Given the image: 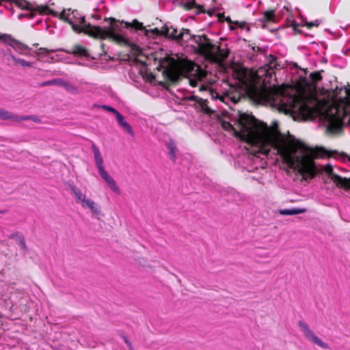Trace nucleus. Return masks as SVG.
Segmentation results:
<instances>
[{"mask_svg":"<svg viewBox=\"0 0 350 350\" xmlns=\"http://www.w3.org/2000/svg\"><path fill=\"white\" fill-rule=\"evenodd\" d=\"M240 124L246 129L244 137L251 139V145H259L258 152L268 155L270 147L273 148L283 162L305 180L314 178L319 172L314 159L330 157L336 152L323 147L311 148L292 135L286 139L276 122L268 126L253 115H243Z\"/></svg>","mask_w":350,"mask_h":350,"instance_id":"obj_1","label":"nucleus"},{"mask_svg":"<svg viewBox=\"0 0 350 350\" xmlns=\"http://www.w3.org/2000/svg\"><path fill=\"white\" fill-rule=\"evenodd\" d=\"M157 69L162 70L163 78L172 83L180 79V73L186 77H193L203 79L206 77V71L198 64L187 59H182L178 63L173 57H165L159 62Z\"/></svg>","mask_w":350,"mask_h":350,"instance_id":"obj_2","label":"nucleus"},{"mask_svg":"<svg viewBox=\"0 0 350 350\" xmlns=\"http://www.w3.org/2000/svg\"><path fill=\"white\" fill-rule=\"evenodd\" d=\"M92 150L94 156L95 165L98 170V173L100 177L105 181L107 186L116 193L120 194V188L116 185V181L105 170L103 163V159L98 148L94 143H92Z\"/></svg>","mask_w":350,"mask_h":350,"instance_id":"obj_3","label":"nucleus"},{"mask_svg":"<svg viewBox=\"0 0 350 350\" xmlns=\"http://www.w3.org/2000/svg\"><path fill=\"white\" fill-rule=\"evenodd\" d=\"M194 43L196 47L194 49L196 53L204 57L206 60H215L213 54L216 45L213 44L211 40L205 34L199 35L194 38Z\"/></svg>","mask_w":350,"mask_h":350,"instance_id":"obj_4","label":"nucleus"},{"mask_svg":"<svg viewBox=\"0 0 350 350\" xmlns=\"http://www.w3.org/2000/svg\"><path fill=\"white\" fill-rule=\"evenodd\" d=\"M89 31H87L88 35L94 38L101 40L110 39L119 44H130V42L124 36L120 34L113 33L110 31H103V28L99 26H92L90 24L87 25Z\"/></svg>","mask_w":350,"mask_h":350,"instance_id":"obj_5","label":"nucleus"},{"mask_svg":"<svg viewBox=\"0 0 350 350\" xmlns=\"http://www.w3.org/2000/svg\"><path fill=\"white\" fill-rule=\"evenodd\" d=\"M125 28H131V30L134 29L135 31H142L144 35L148 38H156L159 36H164V34L167 32V26L164 25L161 29L155 27L152 29H146L142 23L137 19H133L132 22H125Z\"/></svg>","mask_w":350,"mask_h":350,"instance_id":"obj_6","label":"nucleus"},{"mask_svg":"<svg viewBox=\"0 0 350 350\" xmlns=\"http://www.w3.org/2000/svg\"><path fill=\"white\" fill-rule=\"evenodd\" d=\"M243 115L249 114L239 111V117L235 122L238 129H235L234 126L231 123L226 121H223L221 122V126L223 129H225L226 131H232L234 132V137L239 138L241 141L245 142L246 143L251 144V139L249 137L247 138L246 137H244L247 133L246 129L243 128V126H242V125H241L240 124L241 118Z\"/></svg>","mask_w":350,"mask_h":350,"instance_id":"obj_7","label":"nucleus"},{"mask_svg":"<svg viewBox=\"0 0 350 350\" xmlns=\"http://www.w3.org/2000/svg\"><path fill=\"white\" fill-rule=\"evenodd\" d=\"M278 90L267 88H258L252 86L249 88L248 94L253 98L263 100L271 101L274 100V96L278 94Z\"/></svg>","mask_w":350,"mask_h":350,"instance_id":"obj_8","label":"nucleus"},{"mask_svg":"<svg viewBox=\"0 0 350 350\" xmlns=\"http://www.w3.org/2000/svg\"><path fill=\"white\" fill-rule=\"evenodd\" d=\"M323 172L327 174L337 188L342 189L345 191H347L350 188V178L342 177L334 173L333 167L330 164H327L324 167Z\"/></svg>","mask_w":350,"mask_h":350,"instance_id":"obj_9","label":"nucleus"},{"mask_svg":"<svg viewBox=\"0 0 350 350\" xmlns=\"http://www.w3.org/2000/svg\"><path fill=\"white\" fill-rule=\"evenodd\" d=\"M298 326L304 334V337L314 344L318 345L322 349H327L329 345L324 342L321 338L317 336L310 329L309 326L302 321L298 322Z\"/></svg>","mask_w":350,"mask_h":350,"instance_id":"obj_10","label":"nucleus"},{"mask_svg":"<svg viewBox=\"0 0 350 350\" xmlns=\"http://www.w3.org/2000/svg\"><path fill=\"white\" fill-rule=\"evenodd\" d=\"M317 100L308 99L301 100L298 107V111L305 118H310L317 112Z\"/></svg>","mask_w":350,"mask_h":350,"instance_id":"obj_11","label":"nucleus"},{"mask_svg":"<svg viewBox=\"0 0 350 350\" xmlns=\"http://www.w3.org/2000/svg\"><path fill=\"white\" fill-rule=\"evenodd\" d=\"M59 18L69 23L71 25L72 29L74 31L78 33H84L85 34H88L87 31H89V29L87 27V25H85V28L81 27L79 25H73L72 18H70V14H66L65 10H63L62 13L59 14Z\"/></svg>","mask_w":350,"mask_h":350,"instance_id":"obj_12","label":"nucleus"},{"mask_svg":"<svg viewBox=\"0 0 350 350\" xmlns=\"http://www.w3.org/2000/svg\"><path fill=\"white\" fill-rule=\"evenodd\" d=\"M104 21H110V25L107 29H103V31H110L113 33H116V31H120L121 30L120 25L121 24L125 25V22H126L124 21H120L117 20L115 18H112V17L109 18H105Z\"/></svg>","mask_w":350,"mask_h":350,"instance_id":"obj_13","label":"nucleus"},{"mask_svg":"<svg viewBox=\"0 0 350 350\" xmlns=\"http://www.w3.org/2000/svg\"><path fill=\"white\" fill-rule=\"evenodd\" d=\"M213 54L215 56V60L210 61L215 63H221L228 57L229 50L226 49L224 51L219 46L216 45V49L214 50Z\"/></svg>","mask_w":350,"mask_h":350,"instance_id":"obj_14","label":"nucleus"},{"mask_svg":"<svg viewBox=\"0 0 350 350\" xmlns=\"http://www.w3.org/2000/svg\"><path fill=\"white\" fill-rule=\"evenodd\" d=\"M64 51L68 54H72L75 56H81V57H88L89 53L88 50L79 44H76L73 46V48L70 50H64Z\"/></svg>","mask_w":350,"mask_h":350,"instance_id":"obj_15","label":"nucleus"},{"mask_svg":"<svg viewBox=\"0 0 350 350\" xmlns=\"http://www.w3.org/2000/svg\"><path fill=\"white\" fill-rule=\"evenodd\" d=\"M198 36V35L191 34L190 29L183 28L179 32L180 42L178 43L183 44V42H187L190 40H192L194 42V38Z\"/></svg>","mask_w":350,"mask_h":350,"instance_id":"obj_16","label":"nucleus"},{"mask_svg":"<svg viewBox=\"0 0 350 350\" xmlns=\"http://www.w3.org/2000/svg\"><path fill=\"white\" fill-rule=\"evenodd\" d=\"M33 12L36 13V15L37 13H39L41 15L50 14L53 16H57V13L53 10H51L47 5H34Z\"/></svg>","mask_w":350,"mask_h":350,"instance_id":"obj_17","label":"nucleus"},{"mask_svg":"<svg viewBox=\"0 0 350 350\" xmlns=\"http://www.w3.org/2000/svg\"><path fill=\"white\" fill-rule=\"evenodd\" d=\"M116 118H117V121H118L119 125L125 131H126L129 135H131V136H133L134 135V132H133L131 126L129 125V123H127L124 120V118L123 117V116L120 113L118 114V116H116Z\"/></svg>","mask_w":350,"mask_h":350,"instance_id":"obj_18","label":"nucleus"},{"mask_svg":"<svg viewBox=\"0 0 350 350\" xmlns=\"http://www.w3.org/2000/svg\"><path fill=\"white\" fill-rule=\"evenodd\" d=\"M306 211V208H281L278 210V213L282 215H294L304 213Z\"/></svg>","mask_w":350,"mask_h":350,"instance_id":"obj_19","label":"nucleus"},{"mask_svg":"<svg viewBox=\"0 0 350 350\" xmlns=\"http://www.w3.org/2000/svg\"><path fill=\"white\" fill-rule=\"evenodd\" d=\"M10 239H16L17 243L20 245L21 249L25 252H28V247L26 245L25 238L21 235L18 232L12 234L9 236Z\"/></svg>","mask_w":350,"mask_h":350,"instance_id":"obj_20","label":"nucleus"},{"mask_svg":"<svg viewBox=\"0 0 350 350\" xmlns=\"http://www.w3.org/2000/svg\"><path fill=\"white\" fill-rule=\"evenodd\" d=\"M164 36L170 40L176 41L177 43L180 42L179 32L177 28L167 27V32L164 34Z\"/></svg>","mask_w":350,"mask_h":350,"instance_id":"obj_21","label":"nucleus"},{"mask_svg":"<svg viewBox=\"0 0 350 350\" xmlns=\"http://www.w3.org/2000/svg\"><path fill=\"white\" fill-rule=\"evenodd\" d=\"M343 125L342 120L338 118H333L330 120L328 129L332 132H338L342 129Z\"/></svg>","mask_w":350,"mask_h":350,"instance_id":"obj_22","label":"nucleus"},{"mask_svg":"<svg viewBox=\"0 0 350 350\" xmlns=\"http://www.w3.org/2000/svg\"><path fill=\"white\" fill-rule=\"evenodd\" d=\"M9 45L12 46L14 49V50H16V51H18L20 53H23V51L28 49V46L27 45L18 42V40H16L15 39H12L11 38H10V40L9 42Z\"/></svg>","mask_w":350,"mask_h":350,"instance_id":"obj_23","label":"nucleus"},{"mask_svg":"<svg viewBox=\"0 0 350 350\" xmlns=\"http://www.w3.org/2000/svg\"><path fill=\"white\" fill-rule=\"evenodd\" d=\"M184 8L187 10H190L191 9L196 8L197 14L205 12L203 8V6L196 4L195 1H193V0L186 2L184 5Z\"/></svg>","mask_w":350,"mask_h":350,"instance_id":"obj_24","label":"nucleus"},{"mask_svg":"<svg viewBox=\"0 0 350 350\" xmlns=\"http://www.w3.org/2000/svg\"><path fill=\"white\" fill-rule=\"evenodd\" d=\"M14 4L22 10L33 11L34 5L26 0H15Z\"/></svg>","mask_w":350,"mask_h":350,"instance_id":"obj_25","label":"nucleus"},{"mask_svg":"<svg viewBox=\"0 0 350 350\" xmlns=\"http://www.w3.org/2000/svg\"><path fill=\"white\" fill-rule=\"evenodd\" d=\"M85 205L88 207L93 213L99 214L100 213L99 206L91 199L87 198L85 202L82 204L83 206Z\"/></svg>","mask_w":350,"mask_h":350,"instance_id":"obj_26","label":"nucleus"},{"mask_svg":"<svg viewBox=\"0 0 350 350\" xmlns=\"http://www.w3.org/2000/svg\"><path fill=\"white\" fill-rule=\"evenodd\" d=\"M208 100L206 99L201 98L198 102V105L200 107L202 111L208 115H212L214 111L212 110L207 105Z\"/></svg>","mask_w":350,"mask_h":350,"instance_id":"obj_27","label":"nucleus"},{"mask_svg":"<svg viewBox=\"0 0 350 350\" xmlns=\"http://www.w3.org/2000/svg\"><path fill=\"white\" fill-rule=\"evenodd\" d=\"M275 10H266L263 13L262 21L270 23L274 22Z\"/></svg>","mask_w":350,"mask_h":350,"instance_id":"obj_28","label":"nucleus"},{"mask_svg":"<svg viewBox=\"0 0 350 350\" xmlns=\"http://www.w3.org/2000/svg\"><path fill=\"white\" fill-rule=\"evenodd\" d=\"M16 114L4 109H0V119L3 120H10L15 122Z\"/></svg>","mask_w":350,"mask_h":350,"instance_id":"obj_29","label":"nucleus"},{"mask_svg":"<svg viewBox=\"0 0 350 350\" xmlns=\"http://www.w3.org/2000/svg\"><path fill=\"white\" fill-rule=\"evenodd\" d=\"M321 71H316L310 74V79L313 85H316L318 82L322 80Z\"/></svg>","mask_w":350,"mask_h":350,"instance_id":"obj_30","label":"nucleus"},{"mask_svg":"<svg viewBox=\"0 0 350 350\" xmlns=\"http://www.w3.org/2000/svg\"><path fill=\"white\" fill-rule=\"evenodd\" d=\"M72 193L75 195L76 199L77 201H81L83 202V204L85 202V201L87 200L85 196L81 193V191L75 187L72 188Z\"/></svg>","mask_w":350,"mask_h":350,"instance_id":"obj_31","label":"nucleus"},{"mask_svg":"<svg viewBox=\"0 0 350 350\" xmlns=\"http://www.w3.org/2000/svg\"><path fill=\"white\" fill-rule=\"evenodd\" d=\"M167 147L170 150L169 156L170 159L174 161L176 159V147L174 143H169Z\"/></svg>","mask_w":350,"mask_h":350,"instance_id":"obj_32","label":"nucleus"},{"mask_svg":"<svg viewBox=\"0 0 350 350\" xmlns=\"http://www.w3.org/2000/svg\"><path fill=\"white\" fill-rule=\"evenodd\" d=\"M11 58L13 59V61L18 64H20L22 66H26V67H29L31 66V63L27 62L26 60H25L24 59H21V58H16L14 56L12 55L11 56Z\"/></svg>","mask_w":350,"mask_h":350,"instance_id":"obj_33","label":"nucleus"},{"mask_svg":"<svg viewBox=\"0 0 350 350\" xmlns=\"http://www.w3.org/2000/svg\"><path fill=\"white\" fill-rule=\"evenodd\" d=\"M85 16L80 14V16H79V19H77V21H73L72 24H73V25H79L81 27L85 28V25H88L89 24V23L85 24Z\"/></svg>","mask_w":350,"mask_h":350,"instance_id":"obj_34","label":"nucleus"},{"mask_svg":"<svg viewBox=\"0 0 350 350\" xmlns=\"http://www.w3.org/2000/svg\"><path fill=\"white\" fill-rule=\"evenodd\" d=\"M126 46L131 48V51L133 52L134 55L138 56L141 55V49L137 44L130 42V44H126Z\"/></svg>","mask_w":350,"mask_h":350,"instance_id":"obj_35","label":"nucleus"},{"mask_svg":"<svg viewBox=\"0 0 350 350\" xmlns=\"http://www.w3.org/2000/svg\"><path fill=\"white\" fill-rule=\"evenodd\" d=\"M36 16V13L33 12V11H29V13H27V14H20L18 15V18L19 20H21L24 18H29V19H31L33 18H34Z\"/></svg>","mask_w":350,"mask_h":350,"instance_id":"obj_36","label":"nucleus"},{"mask_svg":"<svg viewBox=\"0 0 350 350\" xmlns=\"http://www.w3.org/2000/svg\"><path fill=\"white\" fill-rule=\"evenodd\" d=\"M64 88L70 92L75 93L77 92V89L74 85L70 84L69 83L66 82L64 85Z\"/></svg>","mask_w":350,"mask_h":350,"instance_id":"obj_37","label":"nucleus"},{"mask_svg":"<svg viewBox=\"0 0 350 350\" xmlns=\"http://www.w3.org/2000/svg\"><path fill=\"white\" fill-rule=\"evenodd\" d=\"M319 25H320V21L318 19H317L314 22L311 21V22L306 23V26L309 29H311L312 27H319Z\"/></svg>","mask_w":350,"mask_h":350,"instance_id":"obj_38","label":"nucleus"},{"mask_svg":"<svg viewBox=\"0 0 350 350\" xmlns=\"http://www.w3.org/2000/svg\"><path fill=\"white\" fill-rule=\"evenodd\" d=\"M55 50H53V49H48L46 48H44V47H41L38 49V54L40 55V54H49L50 53H53V52H55Z\"/></svg>","mask_w":350,"mask_h":350,"instance_id":"obj_39","label":"nucleus"},{"mask_svg":"<svg viewBox=\"0 0 350 350\" xmlns=\"http://www.w3.org/2000/svg\"><path fill=\"white\" fill-rule=\"evenodd\" d=\"M30 118H31V116H18L16 114L15 122H21V121H24V120H30Z\"/></svg>","mask_w":350,"mask_h":350,"instance_id":"obj_40","label":"nucleus"},{"mask_svg":"<svg viewBox=\"0 0 350 350\" xmlns=\"http://www.w3.org/2000/svg\"><path fill=\"white\" fill-rule=\"evenodd\" d=\"M53 85H59V86H62L64 88V85L66 84V82L63 81L61 79H53Z\"/></svg>","mask_w":350,"mask_h":350,"instance_id":"obj_41","label":"nucleus"},{"mask_svg":"<svg viewBox=\"0 0 350 350\" xmlns=\"http://www.w3.org/2000/svg\"><path fill=\"white\" fill-rule=\"evenodd\" d=\"M102 107L105 109H106L107 111H111L112 113H113L116 116H118V113H120V112H118L116 109L110 107V106H108V105H103Z\"/></svg>","mask_w":350,"mask_h":350,"instance_id":"obj_42","label":"nucleus"},{"mask_svg":"<svg viewBox=\"0 0 350 350\" xmlns=\"http://www.w3.org/2000/svg\"><path fill=\"white\" fill-rule=\"evenodd\" d=\"M80 13L77 10H72L71 14H70V18H72L73 21H77L79 19V16H80Z\"/></svg>","mask_w":350,"mask_h":350,"instance_id":"obj_43","label":"nucleus"},{"mask_svg":"<svg viewBox=\"0 0 350 350\" xmlns=\"http://www.w3.org/2000/svg\"><path fill=\"white\" fill-rule=\"evenodd\" d=\"M201 79H198L197 77H194L193 79L189 78V84L192 87H196L198 85V81Z\"/></svg>","mask_w":350,"mask_h":350,"instance_id":"obj_44","label":"nucleus"},{"mask_svg":"<svg viewBox=\"0 0 350 350\" xmlns=\"http://www.w3.org/2000/svg\"><path fill=\"white\" fill-rule=\"evenodd\" d=\"M201 98H202L195 95H192L188 98L189 100L195 102V105L198 104Z\"/></svg>","mask_w":350,"mask_h":350,"instance_id":"obj_45","label":"nucleus"},{"mask_svg":"<svg viewBox=\"0 0 350 350\" xmlns=\"http://www.w3.org/2000/svg\"><path fill=\"white\" fill-rule=\"evenodd\" d=\"M53 84V80H49V81H44V82L40 83L39 85L40 87H43V86L51 85Z\"/></svg>","mask_w":350,"mask_h":350,"instance_id":"obj_46","label":"nucleus"},{"mask_svg":"<svg viewBox=\"0 0 350 350\" xmlns=\"http://www.w3.org/2000/svg\"><path fill=\"white\" fill-rule=\"evenodd\" d=\"M122 338H123L124 342L128 345L129 349L131 350H132L133 347H132L131 343L129 342L128 338L126 336H122Z\"/></svg>","mask_w":350,"mask_h":350,"instance_id":"obj_47","label":"nucleus"},{"mask_svg":"<svg viewBox=\"0 0 350 350\" xmlns=\"http://www.w3.org/2000/svg\"><path fill=\"white\" fill-rule=\"evenodd\" d=\"M234 24L238 25L240 28H243L245 26L246 23L245 21L239 22L238 21H234Z\"/></svg>","mask_w":350,"mask_h":350,"instance_id":"obj_48","label":"nucleus"},{"mask_svg":"<svg viewBox=\"0 0 350 350\" xmlns=\"http://www.w3.org/2000/svg\"><path fill=\"white\" fill-rule=\"evenodd\" d=\"M30 120L36 123H40L41 122L40 119L36 116H31Z\"/></svg>","mask_w":350,"mask_h":350,"instance_id":"obj_49","label":"nucleus"},{"mask_svg":"<svg viewBox=\"0 0 350 350\" xmlns=\"http://www.w3.org/2000/svg\"><path fill=\"white\" fill-rule=\"evenodd\" d=\"M269 57L271 58L270 64L273 65L274 66L276 64V59L274 56L270 55Z\"/></svg>","mask_w":350,"mask_h":350,"instance_id":"obj_50","label":"nucleus"},{"mask_svg":"<svg viewBox=\"0 0 350 350\" xmlns=\"http://www.w3.org/2000/svg\"><path fill=\"white\" fill-rule=\"evenodd\" d=\"M291 26L293 27L294 31H297L298 33L300 32V30H297V27L299 26L297 23L293 22Z\"/></svg>","mask_w":350,"mask_h":350,"instance_id":"obj_51","label":"nucleus"},{"mask_svg":"<svg viewBox=\"0 0 350 350\" xmlns=\"http://www.w3.org/2000/svg\"><path fill=\"white\" fill-rule=\"evenodd\" d=\"M231 99L232 100H233L234 103H237L241 99V96H239L237 98L234 96H231Z\"/></svg>","mask_w":350,"mask_h":350,"instance_id":"obj_52","label":"nucleus"},{"mask_svg":"<svg viewBox=\"0 0 350 350\" xmlns=\"http://www.w3.org/2000/svg\"><path fill=\"white\" fill-rule=\"evenodd\" d=\"M345 92H346L345 98L346 99H350V89L346 88L345 89Z\"/></svg>","mask_w":350,"mask_h":350,"instance_id":"obj_53","label":"nucleus"},{"mask_svg":"<svg viewBox=\"0 0 350 350\" xmlns=\"http://www.w3.org/2000/svg\"><path fill=\"white\" fill-rule=\"evenodd\" d=\"M209 91L210 94L211 95L212 97H217V93L216 92L213 91L212 89H211Z\"/></svg>","mask_w":350,"mask_h":350,"instance_id":"obj_54","label":"nucleus"},{"mask_svg":"<svg viewBox=\"0 0 350 350\" xmlns=\"http://www.w3.org/2000/svg\"><path fill=\"white\" fill-rule=\"evenodd\" d=\"M134 62H137V63H140V64H142V65H146V63H145L144 62L139 60V59H137V57H135V58L134 59Z\"/></svg>","mask_w":350,"mask_h":350,"instance_id":"obj_55","label":"nucleus"},{"mask_svg":"<svg viewBox=\"0 0 350 350\" xmlns=\"http://www.w3.org/2000/svg\"><path fill=\"white\" fill-rule=\"evenodd\" d=\"M225 21H227L229 24H234V21H232L229 16L226 18Z\"/></svg>","mask_w":350,"mask_h":350,"instance_id":"obj_56","label":"nucleus"},{"mask_svg":"<svg viewBox=\"0 0 350 350\" xmlns=\"http://www.w3.org/2000/svg\"><path fill=\"white\" fill-rule=\"evenodd\" d=\"M219 20L221 21L223 20V18H224V13H219L217 14Z\"/></svg>","mask_w":350,"mask_h":350,"instance_id":"obj_57","label":"nucleus"},{"mask_svg":"<svg viewBox=\"0 0 350 350\" xmlns=\"http://www.w3.org/2000/svg\"><path fill=\"white\" fill-rule=\"evenodd\" d=\"M252 50L254 51H259L260 50V49L258 46H253Z\"/></svg>","mask_w":350,"mask_h":350,"instance_id":"obj_58","label":"nucleus"},{"mask_svg":"<svg viewBox=\"0 0 350 350\" xmlns=\"http://www.w3.org/2000/svg\"><path fill=\"white\" fill-rule=\"evenodd\" d=\"M1 1H8L14 3L15 0H0Z\"/></svg>","mask_w":350,"mask_h":350,"instance_id":"obj_59","label":"nucleus"},{"mask_svg":"<svg viewBox=\"0 0 350 350\" xmlns=\"http://www.w3.org/2000/svg\"><path fill=\"white\" fill-rule=\"evenodd\" d=\"M150 77L152 79H154L155 78V76L153 75V74H150Z\"/></svg>","mask_w":350,"mask_h":350,"instance_id":"obj_60","label":"nucleus"},{"mask_svg":"<svg viewBox=\"0 0 350 350\" xmlns=\"http://www.w3.org/2000/svg\"><path fill=\"white\" fill-rule=\"evenodd\" d=\"M6 37H8V36H7V35H5V34H4V35H3V36H1V38H6Z\"/></svg>","mask_w":350,"mask_h":350,"instance_id":"obj_61","label":"nucleus"},{"mask_svg":"<svg viewBox=\"0 0 350 350\" xmlns=\"http://www.w3.org/2000/svg\"><path fill=\"white\" fill-rule=\"evenodd\" d=\"M104 46H105V44L103 43V44H101V47H102V48H103V47H104Z\"/></svg>","mask_w":350,"mask_h":350,"instance_id":"obj_62","label":"nucleus"},{"mask_svg":"<svg viewBox=\"0 0 350 350\" xmlns=\"http://www.w3.org/2000/svg\"><path fill=\"white\" fill-rule=\"evenodd\" d=\"M349 123L350 124V117H349Z\"/></svg>","mask_w":350,"mask_h":350,"instance_id":"obj_63","label":"nucleus"},{"mask_svg":"<svg viewBox=\"0 0 350 350\" xmlns=\"http://www.w3.org/2000/svg\"><path fill=\"white\" fill-rule=\"evenodd\" d=\"M349 185H350V183H349ZM349 190H350V188H349V189H348V190H347V191H349Z\"/></svg>","mask_w":350,"mask_h":350,"instance_id":"obj_64","label":"nucleus"}]
</instances>
